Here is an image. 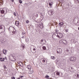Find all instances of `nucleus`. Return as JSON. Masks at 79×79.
Segmentation results:
<instances>
[{"mask_svg":"<svg viewBox=\"0 0 79 79\" xmlns=\"http://www.w3.org/2000/svg\"><path fill=\"white\" fill-rule=\"evenodd\" d=\"M9 31H10V34L11 35H15L16 34V31L14 27H10L9 28Z\"/></svg>","mask_w":79,"mask_h":79,"instance_id":"1","label":"nucleus"},{"mask_svg":"<svg viewBox=\"0 0 79 79\" xmlns=\"http://www.w3.org/2000/svg\"><path fill=\"white\" fill-rule=\"evenodd\" d=\"M5 27L3 25H0V30L1 31L0 34H2L3 32H5Z\"/></svg>","mask_w":79,"mask_h":79,"instance_id":"2","label":"nucleus"},{"mask_svg":"<svg viewBox=\"0 0 79 79\" xmlns=\"http://www.w3.org/2000/svg\"><path fill=\"white\" fill-rule=\"evenodd\" d=\"M1 12L2 14H4L6 15L7 13V8H3L2 10H1Z\"/></svg>","mask_w":79,"mask_h":79,"instance_id":"3","label":"nucleus"},{"mask_svg":"<svg viewBox=\"0 0 79 79\" xmlns=\"http://www.w3.org/2000/svg\"><path fill=\"white\" fill-rule=\"evenodd\" d=\"M57 37H58V38H61L63 37V34L61 33H58L57 35H56Z\"/></svg>","mask_w":79,"mask_h":79,"instance_id":"4","label":"nucleus"},{"mask_svg":"<svg viewBox=\"0 0 79 79\" xmlns=\"http://www.w3.org/2000/svg\"><path fill=\"white\" fill-rule=\"evenodd\" d=\"M57 53L58 54H60L62 53V49L60 48H58L57 49Z\"/></svg>","mask_w":79,"mask_h":79,"instance_id":"5","label":"nucleus"},{"mask_svg":"<svg viewBox=\"0 0 79 79\" xmlns=\"http://www.w3.org/2000/svg\"><path fill=\"white\" fill-rule=\"evenodd\" d=\"M48 13L49 15H53V13H54V12L52 10H51L49 11Z\"/></svg>","mask_w":79,"mask_h":79,"instance_id":"6","label":"nucleus"},{"mask_svg":"<svg viewBox=\"0 0 79 79\" xmlns=\"http://www.w3.org/2000/svg\"><path fill=\"white\" fill-rule=\"evenodd\" d=\"M70 61H75L76 60V58L73 56L69 58Z\"/></svg>","mask_w":79,"mask_h":79,"instance_id":"7","label":"nucleus"},{"mask_svg":"<svg viewBox=\"0 0 79 79\" xmlns=\"http://www.w3.org/2000/svg\"><path fill=\"white\" fill-rule=\"evenodd\" d=\"M22 35H23L22 37V39H24V38H26V33L25 32H22Z\"/></svg>","mask_w":79,"mask_h":79,"instance_id":"8","label":"nucleus"},{"mask_svg":"<svg viewBox=\"0 0 79 79\" xmlns=\"http://www.w3.org/2000/svg\"><path fill=\"white\" fill-rule=\"evenodd\" d=\"M15 24L17 26H19V21H16L15 22Z\"/></svg>","mask_w":79,"mask_h":79,"instance_id":"9","label":"nucleus"},{"mask_svg":"<svg viewBox=\"0 0 79 79\" xmlns=\"http://www.w3.org/2000/svg\"><path fill=\"white\" fill-rule=\"evenodd\" d=\"M69 52V50L68 49H67L66 52L64 53V56H66V55H68V53H67V52Z\"/></svg>","mask_w":79,"mask_h":79,"instance_id":"10","label":"nucleus"},{"mask_svg":"<svg viewBox=\"0 0 79 79\" xmlns=\"http://www.w3.org/2000/svg\"><path fill=\"white\" fill-rule=\"evenodd\" d=\"M27 68L28 69V71H31V66L30 65H27Z\"/></svg>","mask_w":79,"mask_h":79,"instance_id":"11","label":"nucleus"},{"mask_svg":"<svg viewBox=\"0 0 79 79\" xmlns=\"http://www.w3.org/2000/svg\"><path fill=\"white\" fill-rule=\"evenodd\" d=\"M59 26L60 27H63V23L62 22H60L59 23Z\"/></svg>","mask_w":79,"mask_h":79,"instance_id":"12","label":"nucleus"},{"mask_svg":"<svg viewBox=\"0 0 79 79\" xmlns=\"http://www.w3.org/2000/svg\"><path fill=\"white\" fill-rule=\"evenodd\" d=\"M40 28H44V25H43V23H41V24L40 25Z\"/></svg>","mask_w":79,"mask_h":79,"instance_id":"13","label":"nucleus"},{"mask_svg":"<svg viewBox=\"0 0 79 79\" xmlns=\"http://www.w3.org/2000/svg\"><path fill=\"white\" fill-rule=\"evenodd\" d=\"M6 51H7L6 50L3 49V53L4 54V55H6Z\"/></svg>","mask_w":79,"mask_h":79,"instance_id":"14","label":"nucleus"},{"mask_svg":"<svg viewBox=\"0 0 79 79\" xmlns=\"http://www.w3.org/2000/svg\"><path fill=\"white\" fill-rule=\"evenodd\" d=\"M49 5L50 6V7H51L52 6V5H53V2H49Z\"/></svg>","mask_w":79,"mask_h":79,"instance_id":"15","label":"nucleus"},{"mask_svg":"<svg viewBox=\"0 0 79 79\" xmlns=\"http://www.w3.org/2000/svg\"><path fill=\"white\" fill-rule=\"evenodd\" d=\"M0 61H5V58H0Z\"/></svg>","mask_w":79,"mask_h":79,"instance_id":"16","label":"nucleus"},{"mask_svg":"<svg viewBox=\"0 0 79 79\" xmlns=\"http://www.w3.org/2000/svg\"><path fill=\"white\" fill-rule=\"evenodd\" d=\"M29 71L28 73L29 74H32V73H34V71H31L30 70H29Z\"/></svg>","mask_w":79,"mask_h":79,"instance_id":"17","label":"nucleus"},{"mask_svg":"<svg viewBox=\"0 0 79 79\" xmlns=\"http://www.w3.org/2000/svg\"><path fill=\"white\" fill-rule=\"evenodd\" d=\"M75 76H77L76 77L79 78V72H78L76 74Z\"/></svg>","mask_w":79,"mask_h":79,"instance_id":"18","label":"nucleus"},{"mask_svg":"<svg viewBox=\"0 0 79 79\" xmlns=\"http://www.w3.org/2000/svg\"><path fill=\"white\" fill-rule=\"evenodd\" d=\"M41 60H42V62H43V63H45V61H46V59H41Z\"/></svg>","mask_w":79,"mask_h":79,"instance_id":"19","label":"nucleus"},{"mask_svg":"<svg viewBox=\"0 0 79 79\" xmlns=\"http://www.w3.org/2000/svg\"><path fill=\"white\" fill-rule=\"evenodd\" d=\"M51 59H52V60H55V57L54 56H52L51 57Z\"/></svg>","mask_w":79,"mask_h":79,"instance_id":"20","label":"nucleus"},{"mask_svg":"<svg viewBox=\"0 0 79 79\" xmlns=\"http://www.w3.org/2000/svg\"><path fill=\"white\" fill-rule=\"evenodd\" d=\"M45 77L46 78V79H48V78H49V76H48L47 75H46L45 76Z\"/></svg>","mask_w":79,"mask_h":79,"instance_id":"21","label":"nucleus"},{"mask_svg":"<svg viewBox=\"0 0 79 79\" xmlns=\"http://www.w3.org/2000/svg\"><path fill=\"white\" fill-rule=\"evenodd\" d=\"M54 35H58V33H53V35H52V36H53Z\"/></svg>","mask_w":79,"mask_h":79,"instance_id":"22","label":"nucleus"},{"mask_svg":"<svg viewBox=\"0 0 79 79\" xmlns=\"http://www.w3.org/2000/svg\"><path fill=\"white\" fill-rule=\"evenodd\" d=\"M21 47H22L23 49H24V48H25V46H24V45H21Z\"/></svg>","mask_w":79,"mask_h":79,"instance_id":"23","label":"nucleus"},{"mask_svg":"<svg viewBox=\"0 0 79 79\" xmlns=\"http://www.w3.org/2000/svg\"><path fill=\"white\" fill-rule=\"evenodd\" d=\"M43 49L44 50H46V47H45V46H43Z\"/></svg>","mask_w":79,"mask_h":79,"instance_id":"24","label":"nucleus"},{"mask_svg":"<svg viewBox=\"0 0 79 79\" xmlns=\"http://www.w3.org/2000/svg\"><path fill=\"white\" fill-rule=\"evenodd\" d=\"M19 2L20 3H23V1L21 0H19Z\"/></svg>","mask_w":79,"mask_h":79,"instance_id":"25","label":"nucleus"},{"mask_svg":"<svg viewBox=\"0 0 79 79\" xmlns=\"http://www.w3.org/2000/svg\"><path fill=\"white\" fill-rule=\"evenodd\" d=\"M29 20H27L26 21V23H27V24L29 23Z\"/></svg>","mask_w":79,"mask_h":79,"instance_id":"26","label":"nucleus"},{"mask_svg":"<svg viewBox=\"0 0 79 79\" xmlns=\"http://www.w3.org/2000/svg\"><path fill=\"white\" fill-rule=\"evenodd\" d=\"M65 32H68V29L65 30Z\"/></svg>","mask_w":79,"mask_h":79,"instance_id":"27","label":"nucleus"},{"mask_svg":"<svg viewBox=\"0 0 79 79\" xmlns=\"http://www.w3.org/2000/svg\"><path fill=\"white\" fill-rule=\"evenodd\" d=\"M36 34H38V31H36V32H35Z\"/></svg>","mask_w":79,"mask_h":79,"instance_id":"28","label":"nucleus"},{"mask_svg":"<svg viewBox=\"0 0 79 79\" xmlns=\"http://www.w3.org/2000/svg\"><path fill=\"white\" fill-rule=\"evenodd\" d=\"M56 74H57V75H60V73L57 72Z\"/></svg>","mask_w":79,"mask_h":79,"instance_id":"29","label":"nucleus"},{"mask_svg":"<svg viewBox=\"0 0 79 79\" xmlns=\"http://www.w3.org/2000/svg\"><path fill=\"white\" fill-rule=\"evenodd\" d=\"M11 79H15V77H11Z\"/></svg>","mask_w":79,"mask_h":79,"instance_id":"30","label":"nucleus"},{"mask_svg":"<svg viewBox=\"0 0 79 79\" xmlns=\"http://www.w3.org/2000/svg\"><path fill=\"white\" fill-rule=\"evenodd\" d=\"M55 31L56 32H58V30H55Z\"/></svg>","mask_w":79,"mask_h":79,"instance_id":"31","label":"nucleus"},{"mask_svg":"<svg viewBox=\"0 0 79 79\" xmlns=\"http://www.w3.org/2000/svg\"><path fill=\"white\" fill-rule=\"evenodd\" d=\"M14 15H15V16H16V14L15 13V12L14 13Z\"/></svg>","mask_w":79,"mask_h":79,"instance_id":"32","label":"nucleus"},{"mask_svg":"<svg viewBox=\"0 0 79 79\" xmlns=\"http://www.w3.org/2000/svg\"><path fill=\"white\" fill-rule=\"evenodd\" d=\"M38 16L39 15H38V14H36V17H38Z\"/></svg>","mask_w":79,"mask_h":79,"instance_id":"33","label":"nucleus"},{"mask_svg":"<svg viewBox=\"0 0 79 79\" xmlns=\"http://www.w3.org/2000/svg\"><path fill=\"white\" fill-rule=\"evenodd\" d=\"M4 59H5V60H7V59H6V57H5V58Z\"/></svg>","mask_w":79,"mask_h":79,"instance_id":"34","label":"nucleus"},{"mask_svg":"<svg viewBox=\"0 0 79 79\" xmlns=\"http://www.w3.org/2000/svg\"><path fill=\"white\" fill-rule=\"evenodd\" d=\"M24 77V76H20V77L21 78H22V77Z\"/></svg>","mask_w":79,"mask_h":79,"instance_id":"35","label":"nucleus"},{"mask_svg":"<svg viewBox=\"0 0 79 79\" xmlns=\"http://www.w3.org/2000/svg\"><path fill=\"white\" fill-rule=\"evenodd\" d=\"M11 2H14V0H11Z\"/></svg>","mask_w":79,"mask_h":79,"instance_id":"36","label":"nucleus"},{"mask_svg":"<svg viewBox=\"0 0 79 79\" xmlns=\"http://www.w3.org/2000/svg\"><path fill=\"white\" fill-rule=\"evenodd\" d=\"M33 50L34 51H35V48H33Z\"/></svg>","mask_w":79,"mask_h":79,"instance_id":"37","label":"nucleus"},{"mask_svg":"<svg viewBox=\"0 0 79 79\" xmlns=\"http://www.w3.org/2000/svg\"><path fill=\"white\" fill-rule=\"evenodd\" d=\"M71 71H72V70H73V69H72V68L71 67Z\"/></svg>","mask_w":79,"mask_h":79,"instance_id":"38","label":"nucleus"},{"mask_svg":"<svg viewBox=\"0 0 79 79\" xmlns=\"http://www.w3.org/2000/svg\"><path fill=\"white\" fill-rule=\"evenodd\" d=\"M72 72H73V73H74V71H72Z\"/></svg>","mask_w":79,"mask_h":79,"instance_id":"39","label":"nucleus"},{"mask_svg":"<svg viewBox=\"0 0 79 79\" xmlns=\"http://www.w3.org/2000/svg\"><path fill=\"white\" fill-rule=\"evenodd\" d=\"M41 42H43V40H41Z\"/></svg>","mask_w":79,"mask_h":79,"instance_id":"40","label":"nucleus"},{"mask_svg":"<svg viewBox=\"0 0 79 79\" xmlns=\"http://www.w3.org/2000/svg\"><path fill=\"white\" fill-rule=\"evenodd\" d=\"M63 41H66L65 40H63Z\"/></svg>","mask_w":79,"mask_h":79,"instance_id":"41","label":"nucleus"},{"mask_svg":"<svg viewBox=\"0 0 79 79\" xmlns=\"http://www.w3.org/2000/svg\"><path fill=\"white\" fill-rule=\"evenodd\" d=\"M77 1H78V2H79V0H77Z\"/></svg>","mask_w":79,"mask_h":79,"instance_id":"42","label":"nucleus"},{"mask_svg":"<svg viewBox=\"0 0 79 79\" xmlns=\"http://www.w3.org/2000/svg\"><path fill=\"white\" fill-rule=\"evenodd\" d=\"M62 41V40H61L60 41Z\"/></svg>","mask_w":79,"mask_h":79,"instance_id":"43","label":"nucleus"},{"mask_svg":"<svg viewBox=\"0 0 79 79\" xmlns=\"http://www.w3.org/2000/svg\"><path fill=\"white\" fill-rule=\"evenodd\" d=\"M0 32H1V31H0Z\"/></svg>","mask_w":79,"mask_h":79,"instance_id":"44","label":"nucleus"}]
</instances>
